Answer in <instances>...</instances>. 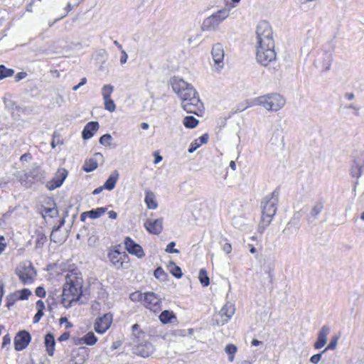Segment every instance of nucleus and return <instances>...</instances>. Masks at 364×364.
<instances>
[{"label":"nucleus","instance_id":"1","mask_svg":"<svg viewBox=\"0 0 364 364\" xmlns=\"http://www.w3.org/2000/svg\"><path fill=\"white\" fill-rule=\"evenodd\" d=\"M256 60L263 66H272L276 70L279 66L277 63V54L274 50L273 32L269 23L263 21L256 28Z\"/></svg>","mask_w":364,"mask_h":364},{"label":"nucleus","instance_id":"2","mask_svg":"<svg viewBox=\"0 0 364 364\" xmlns=\"http://www.w3.org/2000/svg\"><path fill=\"white\" fill-rule=\"evenodd\" d=\"M171 84L173 90L181 100L183 109L188 113L200 115L203 110V104L192 85L176 77L171 79Z\"/></svg>","mask_w":364,"mask_h":364},{"label":"nucleus","instance_id":"3","mask_svg":"<svg viewBox=\"0 0 364 364\" xmlns=\"http://www.w3.org/2000/svg\"><path fill=\"white\" fill-rule=\"evenodd\" d=\"M74 280L70 276L66 277V282L63 285L61 304L69 308L74 302H77L82 295V283L76 277Z\"/></svg>","mask_w":364,"mask_h":364},{"label":"nucleus","instance_id":"4","mask_svg":"<svg viewBox=\"0 0 364 364\" xmlns=\"http://www.w3.org/2000/svg\"><path fill=\"white\" fill-rule=\"evenodd\" d=\"M279 191L277 188L263 199L262 202V215L259 228L262 227V228L264 229L271 223L277 210V205L279 200Z\"/></svg>","mask_w":364,"mask_h":364},{"label":"nucleus","instance_id":"5","mask_svg":"<svg viewBox=\"0 0 364 364\" xmlns=\"http://www.w3.org/2000/svg\"><path fill=\"white\" fill-rule=\"evenodd\" d=\"M255 103L257 105L262 106L267 110L278 111L284 107L285 100L282 95L272 93L258 97L255 100Z\"/></svg>","mask_w":364,"mask_h":364},{"label":"nucleus","instance_id":"6","mask_svg":"<svg viewBox=\"0 0 364 364\" xmlns=\"http://www.w3.org/2000/svg\"><path fill=\"white\" fill-rule=\"evenodd\" d=\"M230 15L229 9H222L205 18L201 25V30L206 32L216 31L220 24Z\"/></svg>","mask_w":364,"mask_h":364},{"label":"nucleus","instance_id":"7","mask_svg":"<svg viewBox=\"0 0 364 364\" xmlns=\"http://www.w3.org/2000/svg\"><path fill=\"white\" fill-rule=\"evenodd\" d=\"M15 273L24 285L32 284L37 275V272L30 261L19 263L15 269Z\"/></svg>","mask_w":364,"mask_h":364},{"label":"nucleus","instance_id":"8","mask_svg":"<svg viewBox=\"0 0 364 364\" xmlns=\"http://www.w3.org/2000/svg\"><path fill=\"white\" fill-rule=\"evenodd\" d=\"M229 213L232 215V225L237 229H242L247 220L242 205L240 203H232L230 208Z\"/></svg>","mask_w":364,"mask_h":364},{"label":"nucleus","instance_id":"9","mask_svg":"<svg viewBox=\"0 0 364 364\" xmlns=\"http://www.w3.org/2000/svg\"><path fill=\"white\" fill-rule=\"evenodd\" d=\"M108 258L112 264L117 269L127 268L129 263V256L125 252H119L118 250H112L108 253Z\"/></svg>","mask_w":364,"mask_h":364},{"label":"nucleus","instance_id":"10","mask_svg":"<svg viewBox=\"0 0 364 364\" xmlns=\"http://www.w3.org/2000/svg\"><path fill=\"white\" fill-rule=\"evenodd\" d=\"M46 177V173L40 167L33 168L28 172H24L20 176L19 179L22 182L39 181Z\"/></svg>","mask_w":364,"mask_h":364},{"label":"nucleus","instance_id":"11","mask_svg":"<svg viewBox=\"0 0 364 364\" xmlns=\"http://www.w3.org/2000/svg\"><path fill=\"white\" fill-rule=\"evenodd\" d=\"M161 299L154 292H146L144 294L143 304L146 308L156 311L161 309Z\"/></svg>","mask_w":364,"mask_h":364},{"label":"nucleus","instance_id":"12","mask_svg":"<svg viewBox=\"0 0 364 364\" xmlns=\"http://www.w3.org/2000/svg\"><path fill=\"white\" fill-rule=\"evenodd\" d=\"M31 339L30 333L26 331H19L14 338V348L16 350H22L29 344Z\"/></svg>","mask_w":364,"mask_h":364},{"label":"nucleus","instance_id":"13","mask_svg":"<svg viewBox=\"0 0 364 364\" xmlns=\"http://www.w3.org/2000/svg\"><path fill=\"white\" fill-rule=\"evenodd\" d=\"M154 350V346L147 341L135 345L132 348L134 354L143 358L149 357L153 353Z\"/></svg>","mask_w":364,"mask_h":364},{"label":"nucleus","instance_id":"14","mask_svg":"<svg viewBox=\"0 0 364 364\" xmlns=\"http://www.w3.org/2000/svg\"><path fill=\"white\" fill-rule=\"evenodd\" d=\"M126 250L131 255H136L139 258L144 257L145 254L142 247L136 243L131 237H126L124 241Z\"/></svg>","mask_w":364,"mask_h":364},{"label":"nucleus","instance_id":"15","mask_svg":"<svg viewBox=\"0 0 364 364\" xmlns=\"http://www.w3.org/2000/svg\"><path fill=\"white\" fill-rule=\"evenodd\" d=\"M68 176V171L65 168L58 169L55 176L46 185L47 188L52 191L62 186Z\"/></svg>","mask_w":364,"mask_h":364},{"label":"nucleus","instance_id":"16","mask_svg":"<svg viewBox=\"0 0 364 364\" xmlns=\"http://www.w3.org/2000/svg\"><path fill=\"white\" fill-rule=\"evenodd\" d=\"M111 323L112 315L106 314L103 316L97 318L95 323V331L102 334L109 328Z\"/></svg>","mask_w":364,"mask_h":364},{"label":"nucleus","instance_id":"17","mask_svg":"<svg viewBox=\"0 0 364 364\" xmlns=\"http://www.w3.org/2000/svg\"><path fill=\"white\" fill-rule=\"evenodd\" d=\"M235 314V306L230 303L225 304L223 307L219 311L218 316L221 318V321H219L217 319V324L223 325L228 322Z\"/></svg>","mask_w":364,"mask_h":364},{"label":"nucleus","instance_id":"18","mask_svg":"<svg viewBox=\"0 0 364 364\" xmlns=\"http://www.w3.org/2000/svg\"><path fill=\"white\" fill-rule=\"evenodd\" d=\"M211 54L215 64L218 65V68H223L224 50L223 46L220 43L214 45Z\"/></svg>","mask_w":364,"mask_h":364},{"label":"nucleus","instance_id":"19","mask_svg":"<svg viewBox=\"0 0 364 364\" xmlns=\"http://www.w3.org/2000/svg\"><path fill=\"white\" fill-rule=\"evenodd\" d=\"M324 208V201L322 199L315 201L311 205L308 221L313 223L318 218L320 213L323 211Z\"/></svg>","mask_w":364,"mask_h":364},{"label":"nucleus","instance_id":"20","mask_svg":"<svg viewBox=\"0 0 364 364\" xmlns=\"http://www.w3.org/2000/svg\"><path fill=\"white\" fill-rule=\"evenodd\" d=\"M364 170V154H360L355 158L350 173L353 177L359 178Z\"/></svg>","mask_w":364,"mask_h":364},{"label":"nucleus","instance_id":"21","mask_svg":"<svg viewBox=\"0 0 364 364\" xmlns=\"http://www.w3.org/2000/svg\"><path fill=\"white\" fill-rule=\"evenodd\" d=\"M144 226L150 233L158 235L161 232L163 229V219L147 220Z\"/></svg>","mask_w":364,"mask_h":364},{"label":"nucleus","instance_id":"22","mask_svg":"<svg viewBox=\"0 0 364 364\" xmlns=\"http://www.w3.org/2000/svg\"><path fill=\"white\" fill-rule=\"evenodd\" d=\"M100 127L97 122H90L84 127L82 132V136L85 140L92 138L94 134L98 130Z\"/></svg>","mask_w":364,"mask_h":364},{"label":"nucleus","instance_id":"23","mask_svg":"<svg viewBox=\"0 0 364 364\" xmlns=\"http://www.w3.org/2000/svg\"><path fill=\"white\" fill-rule=\"evenodd\" d=\"M330 332V328L327 326H323L320 330L318 338L314 343V348L316 349L321 348L323 347L327 342V336Z\"/></svg>","mask_w":364,"mask_h":364},{"label":"nucleus","instance_id":"24","mask_svg":"<svg viewBox=\"0 0 364 364\" xmlns=\"http://www.w3.org/2000/svg\"><path fill=\"white\" fill-rule=\"evenodd\" d=\"M102 157V155L100 153H96L94 158L85 161L82 170L87 173L95 170L97 168V159Z\"/></svg>","mask_w":364,"mask_h":364},{"label":"nucleus","instance_id":"25","mask_svg":"<svg viewBox=\"0 0 364 364\" xmlns=\"http://www.w3.org/2000/svg\"><path fill=\"white\" fill-rule=\"evenodd\" d=\"M333 53L331 51H325L321 58V63L322 70L324 72L328 71L331 69V63L333 62Z\"/></svg>","mask_w":364,"mask_h":364},{"label":"nucleus","instance_id":"26","mask_svg":"<svg viewBox=\"0 0 364 364\" xmlns=\"http://www.w3.org/2000/svg\"><path fill=\"white\" fill-rule=\"evenodd\" d=\"M46 351L50 356H53L55 352V340L54 336L48 333L45 336L44 341Z\"/></svg>","mask_w":364,"mask_h":364},{"label":"nucleus","instance_id":"27","mask_svg":"<svg viewBox=\"0 0 364 364\" xmlns=\"http://www.w3.org/2000/svg\"><path fill=\"white\" fill-rule=\"evenodd\" d=\"M209 136L208 134H204L199 138L195 139L193 142L191 143V145L188 149V153H193L198 148H199L202 144H206L208 141Z\"/></svg>","mask_w":364,"mask_h":364},{"label":"nucleus","instance_id":"28","mask_svg":"<svg viewBox=\"0 0 364 364\" xmlns=\"http://www.w3.org/2000/svg\"><path fill=\"white\" fill-rule=\"evenodd\" d=\"M119 174L117 170L112 171L103 185L105 187V189H107L109 191L113 190L115 187L117 181L119 179Z\"/></svg>","mask_w":364,"mask_h":364},{"label":"nucleus","instance_id":"29","mask_svg":"<svg viewBox=\"0 0 364 364\" xmlns=\"http://www.w3.org/2000/svg\"><path fill=\"white\" fill-rule=\"evenodd\" d=\"M144 201L149 209L155 210L158 207L157 202L156 201L155 199V195L150 190L146 191Z\"/></svg>","mask_w":364,"mask_h":364},{"label":"nucleus","instance_id":"30","mask_svg":"<svg viewBox=\"0 0 364 364\" xmlns=\"http://www.w3.org/2000/svg\"><path fill=\"white\" fill-rule=\"evenodd\" d=\"M132 336L134 337V342H138L141 339H144L145 337V333L140 329L139 326L137 323L134 324L132 326Z\"/></svg>","mask_w":364,"mask_h":364},{"label":"nucleus","instance_id":"31","mask_svg":"<svg viewBox=\"0 0 364 364\" xmlns=\"http://www.w3.org/2000/svg\"><path fill=\"white\" fill-rule=\"evenodd\" d=\"M167 268L170 273L177 279L182 277L183 273L180 267L176 265L175 262L170 261L167 265Z\"/></svg>","mask_w":364,"mask_h":364},{"label":"nucleus","instance_id":"32","mask_svg":"<svg viewBox=\"0 0 364 364\" xmlns=\"http://www.w3.org/2000/svg\"><path fill=\"white\" fill-rule=\"evenodd\" d=\"M172 318H176V316L173 311L168 310L163 311L159 316V319L164 324L171 323Z\"/></svg>","mask_w":364,"mask_h":364},{"label":"nucleus","instance_id":"33","mask_svg":"<svg viewBox=\"0 0 364 364\" xmlns=\"http://www.w3.org/2000/svg\"><path fill=\"white\" fill-rule=\"evenodd\" d=\"M299 229L296 224H294L292 221L289 222L284 229L282 230V234L286 237H290L291 235L296 233Z\"/></svg>","mask_w":364,"mask_h":364},{"label":"nucleus","instance_id":"34","mask_svg":"<svg viewBox=\"0 0 364 364\" xmlns=\"http://www.w3.org/2000/svg\"><path fill=\"white\" fill-rule=\"evenodd\" d=\"M97 341L93 332H89L80 339V343H85L88 346L94 345Z\"/></svg>","mask_w":364,"mask_h":364},{"label":"nucleus","instance_id":"35","mask_svg":"<svg viewBox=\"0 0 364 364\" xmlns=\"http://www.w3.org/2000/svg\"><path fill=\"white\" fill-rule=\"evenodd\" d=\"M107 208L101 207L97 208L96 209H92L91 210L87 211V213H88V217L92 219H96L100 218L101 215H102L104 213H106Z\"/></svg>","mask_w":364,"mask_h":364},{"label":"nucleus","instance_id":"36","mask_svg":"<svg viewBox=\"0 0 364 364\" xmlns=\"http://www.w3.org/2000/svg\"><path fill=\"white\" fill-rule=\"evenodd\" d=\"M183 123L186 128L193 129L198 125V120L193 116H187L184 118Z\"/></svg>","mask_w":364,"mask_h":364},{"label":"nucleus","instance_id":"37","mask_svg":"<svg viewBox=\"0 0 364 364\" xmlns=\"http://www.w3.org/2000/svg\"><path fill=\"white\" fill-rule=\"evenodd\" d=\"M198 279L203 287H208L210 284V279L205 269H201L200 270Z\"/></svg>","mask_w":364,"mask_h":364},{"label":"nucleus","instance_id":"38","mask_svg":"<svg viewBox=\"0 0 364 364\" xmlns=\"http://www.w3.org/2000/svg\"><path fill=\"white\" fill-rule=\"evenodd\" d=\"M14 70L11 68H7L4 65H0V80L7 77L12 76Z\"/></svg>","mask_w":364,"mask_h":364},{"label":"nucleus","instance_id":"39","mask_svg":"<svg viewBox=\"0 0 364 364\" xmlns=\"http://www.w3.org/2000/svg\"><path fill=\"white\" fill-rule=\"evenodd\" d=\"M31 294V291L28 289H23L21 291H16L15 296L18 300H25L28 299Z\"/></svg>","mask_w":364,"mask_h":364},{"label":"nucleus","instance_id":"40","mask_svg":"<svg viewBox=\"0 0 364 364\" xmlns=\"http://www.w3.org/2000/svg\"><path fill=\"white\" fill-rule=\"evenodd\" d=\"M43 212L45 213V215L43 213V218H45L46 215L55 218L58 215V210L55 206L52 208H43Z\"/></svg>","mask_w":364,"mask_h":364},{"label":"nucleus","instance_id":"41","mask_svg":"<svg viewBox=\"0 0 364 364\" xmlns=\"http://www.w3.org/2000/svg\"><path fill=\"white\" fill-rule=\"evenodd\" d=\"M225 351L226 352L227 354L229 355V360L230 362L233 361L234 355L237 351L236 346L232 344H228V346H226Z\"/></svg>","mask_w":364,"mask_h":364},{"label":"nucleus","instance_id":"42","mask_svg":"<svg viewBox=\"0 0 364 364\" xmlns=\"http://www.w3.org/2000/svg\"><path fill=\"white\" fill-rule=\"evenodd\" d=\"M154 275L156 278L164 281L166 279L167 274L165 272L164 269L161 267H157L154 272Z\"/></svg>","mask_w":364,"mask_h":364},{"label":"nucleus","instance_id":"43","mask_svg":"<svg viewBox=\"0 0 364 364\" xmlns=\"http://www.w3.org/2000/svg\"><path fill=\"white\" fill-rule=\"evenodd\" d=\"M113 86L110 85H105L102 87V95L103 96V99H109L110 98L111 94L113 92Z\"/></svg>","mask_w":364,"mask_h":364},{"label":"nucleus","instance_id":"44","mask_svg":"<svg viewBox=\"0 0 364 364\" xmlns=\"http://www.w3.org/2000/svg\"><path fill=\"white\" fill-rule=\"evenodd\" d=\"M105 107L107 110L112 112L116 109V105L114 102V101L111 99H105Z\"/></svg>","mask_w":364,"mask_h":364},{"label":"nucleus","instance_id":"45","mask_svg":"<svg viewBox=\"0 0 364 364\" xmlns=\"http://www.w3.org/2000/svg\"><path fill=\"white\" fill-rule=\"evenodd\" d=\"M338 341V337L334 336L331 338V340L327 347L323 350V352H326L328 350H334L336 348L337 343Z\"/></svg>","mask_w":364,"mask_h":364},{"label":"nucleus","instance_id":"46","mask_svg":"<svg viewBox=\"0 0 364 364\" xmlns=\"http://www.w3.org/2000/svg\"><path fill=\"white\" fill-rule=\"evenodd\" d=\"M112 140V136L109 134H105L100 138V143L104 146H109Z\"/></svg>","mask_w":364,"mask_h":364},{"label":"nucleus","instance_id":"47","mask_svg":"<svg viewBox=\"0 0 364 364\" xmlns=\"http://www.w3.org/2000/svg\"><path fill=\"white\" fill-rule=\"evenodd\" d=\"M130 299L132 301H144V294L140 292H134L130 294Z\"/></svg>","mask_w":364,"mask_h":364},{"label":"nucleus","instance_id":"48","mask_svg":"<svg viewBox=\"0 0 364 364\" xmlns=\"http://www.w3.org/2000/svg\"><path fill=\"white\" fill-rule=\"evenodd\" d=\"M176 246L175 242H171L168 244L166 248V252L168 253H178L179 250L177 249H175L174 247Z\"/></svg>","mask_w":364,"mask_h":364},{"label":"nucleus","instance_id":"49","mask_svg":"<svg viewBox=\"0 0 364 364\" xmlns=\"http://www.w3.org/2000/svg\"><path fill=\"white\" fill-rule=\"evenodd\" d=\"M85 361V358L83 355H77V357L71 360V364H83Z\"/></svg>","mask_w":364,"mask_h":364},{"label":"nucleus","instance_id":"50","mask_svg":"<svg viewBox=\"0 0 364 364\" xmlns=\"http://www.w3.org/2000/svg\"><path fill=\"white\" fill-rule=\"evenodd\" d=\"M323 353L324 352L322 351L321 353L314 354L311 357L310 361L315 364L318 363L321 360Z\"/></svg>","mask_w":364,"mask_h":364},{"label":"nucleus","instance_id":"51","mask_svg":"<svg viewBox=\"0 0 364 364\" xmlns=\"http://www.w3.org/2000/svg\"><path fill=\"white\" fill-rule=\"evenodd\" d=\"M47 240L46 236L43 233H39L37 235L36 243L37 245H43Z\"/></svg>","mask_w":364,"mask_h":364},{"label":"nucleus","instance_id":"52","mask_svg":"<svg viewBox=\"0 0 364 364\" xmlns=\"http://www.w3.org/2000/svg\"><path fill=\"white\" fill-rule=\"evenodd\" d=\"M16 301H18V299H16V296H15V294L10 295L7 298L6 306L9 308L11 306H13Z\"/></svg>","mask_w":364,"mask_h":364},{"label":"nucleus","instance_id":"53","mask_svg":"<svg viewBox=\"0 0 364 364\" xmlns=\"http://www.w3.org/2000/svg\"><path fill=\"white\" fill-rule=\"evenodd\" d=\"M46 290L43 287H38L36 288V294L38 296V297H44L46 296Z\"/></svg>","mask_w":364,"mask_h":364},{"label":"nucleus","instance_id":"54","mask_svg":"<svg viewBox=\"0 0 364 364\" xmlns=\"http://www.w3.org/2000/svg\"><path fill=\"white\" fill-rule=\"evenodd\" d=\"M43 314H44L43 311H37L33 317V322L34 323H38L40 321V319L41 318V317L43 316Z\"/></svg>","mask_w":364,"mask_h":364},{"label":"nucleus","instance_id":"55","mask_svg":"<svg viewBox=\"0 0 364 364\" xmlns=\"http://www.w3.org/2000/svg\"><path fill=\"white\" fill-rule=\"evenodd\" d=\"M222 249L225 253L229 254L232 250V246L230 243L225 242L222 246Z\"/></svg>","mask_w":364,"mask_h":364},{"label":"nucleus","instance_id":"56","mask_svg":"<svg viewBox=\"0 0 364 364\" xmlns=\"http://www.w3.org/2000/svg\"><path fill=\"white\" fill-rule=\"evenodd\" d=\"M37 311H43L45 309L44 302L42 300H38L36 302Z\"/></svg>","mask_w":364,"mask_h":364},{"label":"nucleus","instance_id":"57","mask_svg":"<svg viewBox=\"0 0 364 364\" xmlns=\"http://www.w3.org/2000/svg\"><path fill=\"white\" fill-rule=\"evenodd\" d=\"M11 343V338L9 334H6L3 338V342H2V347L4 348L7 345L10 344Z\"/></svg>","mask_w":364,"mask_h":364},{"label":"nucleus","instance_id":"58","mask_svg":"<svg viewBox=\"0 0 364 364\" xmlns=\"http://www.w3.org/2000/svg\"><path fill=\"white\" fill-rule=\"evenodd\" d=\"M121 53H122V55H121V58H120V63L122 64H124L127 62V60L128 55L127 54V53L124 50H122Z\"/></svg>","mask_w":364,"mask_h":364},{"label":"nucleus","instance_id":"59","mask_svg":"<svg viewBox=\"0 0 364 364\" xmlns=\"http://www.w3.org/2000/svg\"><path fill=\"white\" fill-rule=\"evenodd\" d=\"M63 224H64V220H63L61 221L60 225L59 226H58V227H54V228H53L52 232H51V234H50V240H51V241H53L54 242H56V240L53 238V232H54L55 231H58V230L60 229V226H61V225H63Z\"/></svg>","mask_w":364,"mask_h":364},{"label":"nucleus","instance_id":"60","mask_svg":"<svg viewBox=\"0 0 364 364\" xmlns=\"http://www.w3.org/2000/svg\"><path fill=\"white\" fill-rule=\"evenodd\" d=\"M32 159V156L30 153H26L20 157L21 161H28Z\"/></svg>","mask_w":364,"mask_h":364},{"label":"nucleus","instance_id":"61","mask_svg":"<svg viewBox=\"0 0 364 364\" xmlns=\"http://www.w3.org/2000/svg\"><path fill=\"white\" fill-rule=\"evenodd\" d=\"M70 337V333L69 332H65L62 333L60 337L58 338V341L62 342L67 341Z\"/></svg>","mask_w":364,"mask_h":364},{"label":"nucleus","instance_id":"62","mask_svg":"<svg viewBox=\"0 0 364 364\" xmlns=\"http://www.w3.org/2000/svg\"><path fill=\"white\" fill-rule=\"evenodd\" d=\"M240 1V0H231V3L227 7H225L224 9H229V12H230L232 9L235 7V4H237Z\"/></svg>","mask_w":364,"mask_h":364},{"label":"nucleus","instance_id":"63","mask_svg":"<svg viewBox=\"0 0 364 364\" xmlns=\"http://www.w3.org/2000/svg\"><path fill=\"white\" fill-rule=\"evenodd\" d=\"M27 75L26 73L25 72H20V73H18L15 77L16 78V81H19L23 78L26 77V76Z\"/></svg>","mask_w":364,"mask_h":364},{"label":"nucleus","instance_id":"64","mask_svg":"<svg viewBox=\"0 0 364 364\" xmlns=\"http://www.w3.org/2000/svg\"><path fill=\"white\" fill-rule=\"evenodd\" d=\"M122 345L121 341H117L112 343L111 348L112 350L117 349Z\"/></svg>","mask_w":364,"mask_h":364}]
</instances>
